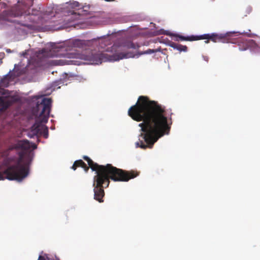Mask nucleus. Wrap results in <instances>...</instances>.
<instances>
[{
  "mask_svg": "<svg viewBox=\"0 0 260 260\" xmlns=\"http://www.w3.org/2000/svg\"><path fill=\"white\" fill-rule=\"evenodd\" d=\"M165 112V107L144 95L140 96L136 104L129 108L128 115L135 121H142L139 126L143 140L136 143L137 147L152 148L159 138L169 134L170 126Z\"/></svg>",
  "mask_w": 260,
  "mask_h": 260,
  "instance_id": "f257e3e1",
  "label": "nucleus"
},
{
  "mask_svg": "<svg viewBox=\"0 0 260 260\" xmlns=\"http://www.w3.org/2000/svg\"><path fill=\"white\" fill-rule=\"evenodd\" d=\"M83 158L87 162L89 166L82 159H79L74 162L71 168L75 171L78 167H81L87 173L90 168L92 171L95 172L96 175L93 177V183L94 199L100 203L104 202V188L109 186L110 179L115 182H126L137 177L140 174L136 170L125 171L110 164L106 165H99L87 156H83Z\"/></svg>",
  "mask_w": 260,
  "mask_h": 260,
  "instance_id": "f03ea898",
  "label": "nucleus"
},
{
  "mask_svg": "<svg viewBox=\"0 0 260 260\" xmlns=\"http://www.w3.org/2000/svg\"><path fill=\"white\" fill-rule=\"evenodd\" d=\"M51 104L52 100L50 98H43L40 103H37L36 110L37 112L40 111V113L39 117L31 127V137L32 136L43 135L45 138H48V129L43 123L48 121Z\"/></svg>",
  "mask_w": 260,
  "mask_h": 260,
  "instance_id": "7ed1b4c3",
  "label": "nucleus"
},
{
  "mask_svg": "<svg viewBox=\"0 0 260 260\" xmlns=\"http://www.w3.org/2000/svg\"><path fill=\"white\" fill-rule=\"evenodd\" d=\"M91 40H82L80 39L70 40L65 42L62 45H54L52 49L48 50L47 48H43L38 52V56L42 55L44 57H53L54 56H64L65 54L60 52L64 50H70L73 48H83L86 46H89Z\"/></svg>",
  "mask_w": 260,
  "mask_h": 260,
  "instance_id": "20e7f679",
  "label": "nucleus"
},
{
  "mask_svg": "<svg viewBox=\"0 0 260 260\" xmlns=\"http://www.w3.org/2000/svg\"><path fill=\"white\" fill-rule=\"evenodd\" d=\"M234 34L232 32H229L226 34H216L212 33L211 34H204L201 36H191L184 37L178 34H171V36L175 37L174 39L176 41H193L199 40H207L205 41L206 43H208L209 40L212 41L213 42H222V43H229L231 42V37Z\"/></svg>",
  "mask_w": 260,
  "mask_h": 260,
  "instance_id": "39448f33",
  "label": "nucleus"
},
{
  "mask_svg": "<svg viewBox=\"0 0 260 260\" xmlns=\"http://www.w3.org/2000/svg\"><path fill=\"white\" fill-rule=\"evenodd\" d=\"M127 54L123 52L115 54L112 56H110L107 54L103 52L92 51L89 56L88 60L92 62V64H98L103 61H106L109 60H119V59L127 58Z\"/></svg>",
  "mask_w": 260,
  "mask_h": 260,
  "instance_id": "423d86ee",
  "label": "nucleus"
},
{
  "mask_svg": "<svg viewBox=\"0 0 260 260\" xmlns=\"http://www.w3.org/2000/svg\"><path fill=\"white\" fill-rule=\"evenodd\" d=\"M35 0H22L20 4L12 8L9 12V15L12 17H18L34 14L30 13V8L33 5Z\"/></svg>",
  "mask_w": 260,
  "mask_h": 260,
  "instance_id": "0eeeda50",
  "label": "nucleus"
},
{
  "mask_svg": "<svg viewBox=\"0 0 260 260\" xmlns=\"http://www.w3.org/2000/svg\"><path fill=\"white\" fill-rule=\"evenodd\" d=\"M231 42H230L229 43L237 44L239 49L240 51H245L248 49L253 44H255V42L252 40H247L240 38L237 39L236 40H234L231 37Z\"/></svg>",
  "mask_w": 260,
  "mask_h": 260,
  "instance_id": "6e6552de",
  "label": "nucleus"
},
{
  "mask_svg": "<svg viewBox=\"0 0 260 260\" xmlns=\"http://www.w3.org/2000/svg\"><path fill=\"white\" fill-rule=\"evenodd\" d=\"M113 37V36L112 35H107V36H104L97 39H93L91 40V42H97L98 41L100 47L101 48H104L106 46L112 44L113 42V40H112Z\"/></svg>",
  "mask_w": 260,
  "mask_h": 260,
  "instance_id": "1a4fd4ad",
  "label": "nucleus"
},
{
  "mask_svg": "<svg viewBox=\"0 0 260 260\" xmlns=\"http://www.w3.org/2000/svg\"><path fill=\"white\" fill-rule=\"evenodd\" d=\"M16 76L14 74V73L10 72L7 75H6L3 79H2L1 81V86L4 87H8L10 81L13 80Z\"/></svg>",
  "mask_w": 260,
  "mask_h": 260,
  "instance_id": "9d476101",
  "label": "nucleus"
},
{
  "mask_svg": "<svg viewBox=\"0 0 260 260\" xmlns=\"http://www.w3.org/2000/svg\"><path fill=\"white\" fill-rule=\"evenodd\" d=\"M11 105V102L9 101H5L2 98H0V111L2 112L6 110Z\"/></svg>",
  "mask_w": 260,
  "mask_h": 260,
  "instance_id": "9b49d317",
  "label": "nucleus"
},
{
  "mask_svg": "<svg viewBox=\"0 0 260 260\" xmlns=\"http://www.w3.org/2000/svg\"><path fill=\"white\" fill-rule=\"evenodd\" d=\"M170 46L174 49L179 50L180 52H186L187 50V47L186 46L182 45L174 42H171L170 44Z\"/></svg>",
  "mask_w": 260,
  "mask_h": 260,
  "instance_id": "f8f14e48",
  "label": "nucleus"
},
{
  "mask_svg": "<svg viewBox=\"0 0 260 260\" xmlns=\"http://www.w3.org/2000/svg\"><path fill=\"white\" fill-rule=\"evenodd\" d=\"M117 48V46L116 45H113L111 47V50H110V51L111 52H116V49ZM110 48H107L106 51H110Z\"/></svg>",
  "mask_w": 260,
  "mask_h": 260,
  "instance_id": "ddd939ff",
  "label": "nucleus"
},
{
  "mask_svg": "<svg viewBox=\"0 0 260 260\" xmlns=\"http://www.w3.org/2000/svg\"><path fill=\"white\" fill-rule=\"evenodd\" d=\"M156 52V50H155L149 49L147 50L146 51H145V52H144L143 53H142L141 54H151V53H154Z\"/></svg>",
  "mask_w": 260,
  "mask_h": 260,
  "instance_id": "4468645a",
  "label": "nucleus"
},
{
  "mask_svg": "<svg viewBox=\"0 0 260 260\" xmlns=\"http://www.w3.org/2000/svg\"><path fill=\"white\" fill-rule=\"evenodd\" d=\"M127 46L128 48H133V49H136L137 47H139L138 45H137V47H136V45L132 42H131L129 44H128Z\"/></svg>",
  "mask_w": 260,
  "mask_h": 260,
  "instance_id": "2eb2a0df",
  "label": "nucleus"
},
{
  "mask_svg": "<svg viewBox=\"0 0 260 260\" xmlns=\"http://www.w3.org/2000/svg\"><path fill=\"white\" fill-rule=\"evenodd\" d=\"M5 55V53L4 52H1L0 53V63H2V59L4 58Z\"/></svg>",
  "mask_w": 260,
  "mask_h": 260,
  "instance_id": "dca6fc26",
  "label": "nucleus"
},
{
  "mask_svg": "<svg viewBox=\"0 0 260 260\" xmlns=\"http://www.w3.org/2000/svg\"><path fill=\"white\" fill-rule=\"evenodd\" d=\"M38 260H49V258L48 257L45 258L44 256L40 255Z\"/></svg>",
  "mask_w": 260,
  "mask_h": 260,
  "instance_id": "f3484780",
  "label": "nucleus"
},
{
  "mask_svg": "<svg viewBox=\"0 0 260 260\" xmlns=\"http://www.w3.org/2000/svg\"><path fill=\"white\" fill-rule=\"evenodd\" d=\"M21 25L22 26H24L29 29H31L32 26V25H31V24H23V23L21 24Z\"/></svg>",
  "mask_w": 260,
  "mask_h": 260,
  "instance_id": "a211bd4d",
  "label": "nucleus"
},
{
  "mask_svg": "<svg viewBox=\"0 0 260 260\" xmlns=\"http://www.w3.org/2000/svg\"><path fill=\"white\" fill-rule=\"evenodd\" d=\"M0 5H1L3 8H6L7 6V4L5 3H0Z\"/></svg>",
  "mask_w": 260,
  "mask_h": 260,
  "instance_id": "6ab92c4d",
  "label": "nucleus"
},
{
  "mask_svg": "<svg viewBox=\"0 0 260 260\" xmlns=\"http://www.w3.org/2000/svg\"><path fill=\"white\" fill-rule=\"evenodd\" d=\"M247 9V11H248V13H249L251 12L252 9L251 7H249Z\"/></svg>",
  "mask_w": 260,
  "mask_h": 260,
  "instance_id": "aec40b11",
  "label": "nucleus"
},
{
  "mask_svg": "<svg viewBox=\"0 0 260 260\" xmlns=\"http://www.w3.org/2000/svg\"><path fill=\"white\" fill-rule=\"evenodd\" d=\"M74 4L75 7H78L79 6V3L78 2H75Z\"/></svg>",
  "mask_w": 260,
  "mask_h": 260,
  "instance_id": "412c9836",
  "label": "nucleus"
},
{
  "mask_svg": "<svg viewBox=\"0 0 260 260\" xmlns=\"http://www.w3.org/2000/svg\"><path fill=\"white\" fill-rule=\"evenodd\" d=\"M32 148H33L34 149H35L37 148V146H36L35 144H33V145H32Z\"/></svg>",
  "mask_w": 260,
  "mask_h": 260,
  "instance_id": "4be33fe9",
  "label": "nucleus"
},
{
  "mask_svg": "<svg viewBox=\"0 0 260 260\" xmlns=\"http://www.w3.org/2000/svg\"><path fill=\"white\" fill-rule=\"evenodd\" d=\"M204 59L208 61V57H204Z\"/></svg>",
  "mask_w": 260,
  "mask_h": 260,
  "instance_id": "5701e85b",
  "label": "nucleus"
},
{
  "mask_svg": "<svg viewBox=\"0 0 260 260\" xmlns=\"http://www.w3.org/2000/svg\"><path fill=\"white\" fill-rule=\"evenodd\" d=\"M257 48H259V49H260V48H259L258 46H256V48H255V49H257Z\"/></svg>",
  "mask_w": 260,
  "mask_h": 260,
  "instance_id": "b1692460",
  "label": "nucleus"
},
{
  "mask_svg": "<svg viewBox=\"0 0 260 260\" xmlns=\"http://www.w3.org/2000/svg\"><path fill=\"white\" fill-rule=\"evenodd\" d=\"M7 51L10 52V49L7 50Z\"/></svg>",
  "mask_w": 260,
  "mask_h": 260,
  "instance_id": "393cba45",
  "label": "nucleus"
}]
</instances>
